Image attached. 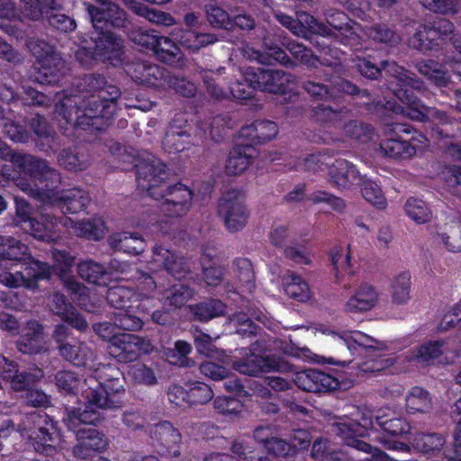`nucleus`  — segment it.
<instances>
[{"label": "nucleus", "instance_id": "nucleus-1", "mask_svg": "<svg viewBox=\"0 0 461 461\" xmlns=\"http://www.w3.org/2000/svg\"><path fill=\"white\" fill-rule=\"evenodd\" d=\"M79 94L66 95L57 105L59 114L75 128L102 131L116 112L120 89L101 75L84 76L77 86Z\"/></svg>", "mask_w": 461, "mask_h": 461}, {"label": "nucleus", "instance_id": "nucleus-2", "mask_svg": "<svg viewBox=\"0 0 461 461\" xmlns=\"http://www.w3.org/2000/svg\"><path fill=\"white\" fill-rule=\"evenodd\" d=\"M385 69L390 75L397 78L400 88L394 90V95L406 105V107L401 105L394 106V113H401L411 120L419 122L430 121L436 123L437 127L432 130L434 136L440 138H453L455 136L454 129L448 131L442 127L456 126L458 130L459 124L457 120L448 116L444 111L425 106L413 94V90L421 91L423 89V82L414 73L393 63H385Z\"/></svg>", "mask_w": 461, "mask_h": 461}, {"label": "nucleus", "instance_id": "nucleus-3", "mask_svg": "<svg viewBox=\"0 0 461 461\" xmlns=\"http://www.w3.org/2000/svg\"><path fill=\"white\" fill-rule=\"evenodd\" d=\"M104 419L100 409L89 408L88 405H86L84 411L76 409L66 411L63 421L69 429L75 431L77 440L72 451L75 456L86 459L107 448L108 439L103 432L94 428H79L80 424L95 425Z\"/></svg>", "mask_w": 461, "mask_h": 461}, {"label": "nucleus", "instance_id": "nucleus-4", "mask_svg": "<svg viewBox=\"0 0 461 461\" xmlns=\"http://www.w3.org/2000/svg\"><path fill=\"white\" fill-rule=\"evenodd\" d=\"M99 381L90 377L85 379L87 387L83 397L89 408L115 410L122 406L119 394L124 392L122 373L114 366L104 365L97 369Z\"/></svg>", "mask_w": 461, "mask_h": 461}, {"label": "nucleus", "instance_id": "nucleus-5", "mask_svg": "<svg viewBox=\"0 0 461 461\" xmlns=\"http://www.w3.org/2000/svg\"><path fill=\"white\" fill-rule=\"evenodd\" d=\"M14 154H20L23 156H29L34 160L38 162H41L43 165L41 167H19L14 163H12L14 167H17L20 171L29 174L30 176L37 178L41 182H46L44 187H39L32 185L25 179H19L16 183V185L20 190L23 193L27 194L29 196L39 200L42 203H46L50 201L51 198L55 195L53 190L59 185L60 183V174L53 167H51L48 162L44 159L36 158L30 154H25L22 152L14 151Z\"/></svg>", "mask_w": 461, "mask_h": 461}, {"label": "nucleus", "instance_id": "nucleus-6", "mask_svg": "<svg viewBox=\"0 0 461 461\" xmlns=\"http://www.w3.org/2000/svg\"><path fill=\"white\" fill-rule=\"evenodd\" d=\"M193 192L183 184L165 185L152 192L156 200H160V211L168 217H182L191 209Z\"/></svg>", "mask_w": 461, "mask_h": 461}, {"label": "nucleus", "instance_id": "nucleus-7", "mask_svg": "<svg viewBox=\"0 0 461 461\" xmlns=\"http://www.w3.org/2000/svg\"><path fill=\"white\" fill-rule=\"evenodd\" d=\"M24 425L37 452L51 455L56 451L55 446L59 442V434L46 414L33 412L26 418Z\"/></svg>", "mask_w": 461, "mask_h": 461}, {"label": "nucleus", "instance_id": "nucleus-8", "mask_svg": "<svg viewBox=\"0 0 461 461\" xmlns=\"http://www.w3.org/2000/svg\"><path fill=\"white\" fill-rule=\"evenodd\" d=\"M217 212L227 230L231 233L241 230L249 217L243 195L237 190H230L222 194L218 203Z\"/></svg>", "mask_w": 461, "mask_h": 461}, {"label": "nucleus", "instance_id": "nucleus-9", "mask_svg": "<svg viewBox=\"0 0 461 461\" xmlns=\"http://www.w3.org/2000/svg\"><path fill=\"white\" fill-rule=\"evenodd\" d=\"M69 330L64 324L55 327L52 338L57 345L59 355L76 366H86L95 358V351L82 341H68Z\"/></svg>", "mask_w": 461, "mask_h": 461}, {"label": "nucleus", "instance_id": "nucleus-10", "mask_svg": "<svg viewBox=\"0 0 461 461\" xmlns=\"http://www.w3.org/2000/svg\"><path fill=\"white\" fill-rule=\"evenodd\" d=\"M13 266L8 268H2L0 273V283L10 288L24 286L29 289H35L39 280L50 277V267L39 260H33L23 267V270L10 271Z\"/></svg>", "mask_w": 461, "mask_h": 461}, {"label": "nucleus", "instance_id": "nucleus-11", "mask_svg": "<svg viewBox=\"0 0 461 461\" xmlns=\"http://www.w3.org/2000/svg\"><path fill=\"white\" fill-rule=\"evenodd\" d=\"M243 77L257 90L271 94L282 93L288 84L294 83V76L280 69L248 68Z\"/></svg>", "mask_w": 461, "mask_h": 461}, {"label": "nucleus", "instance_id": "nucleus-12", "mask_svg": "<svg viewBox=\"0 0 461 461\" xmlns=\"http://www.w3.org/2000/svg\"><path fill=\"white\" fill-rule=\"evenodd\" d=\"M411 127L407 124L393 122L384 126L387 139L380 144L384 156L393 158H409L415 155L416 146L402 139V134H410Z\"/></svg>", "mask_w": 461, "mask_h": 461}, {"label": "nucleus", "instance_id": "nucleus-13", "mask_svg": "<svg viewBox=\"0 0 461 461\" xmlns=\"http://www.w3.org/2000/svg\"><path fill=\"white\" fill-rule=\"evenodd\" d=\"M334 357H330V362L338 365L350 363L353 358L354 351L357 346H364L367 348L382 351L386 348L384 342L375 340L360 332L355 333V338L348 336H333Z\"/></svg>", "mask_w": 461, "mask_h": 461}, {"label": "nucleus", "instance_id": "nucleus-14", "mask_svg": "<svg viewBox=\"0 0 461 461\" xmlns=\"http://www.w3.org/2000/svg\"><path fill=\"white\" fill-rule=\"evenodd\" d=\"M138 188L152 196V192L159 189L167 176L165 164L158 158L148 155L136 166Z\"/></svg>", "mask_w": 461, "mask_h": 461}, {"label": "nucleus", "instance_id": "nucleus-15", "mask_svg": "<svg viewBox=\"0 0 461 461\" xmlns=\"http://www.w3.org/2000/svg\"><path fill=\"white\" fill-rule=\"evenodd\" d=\"M126 74L137 84L165 89L167 70L147 60H134L125 65Z\"/></svg>", "mask_w": 461, "mask_h": 461}, {"label": "nucleus", "instance_id": "nucleus-16", "mask_svg": "<svg viewBox=\"0 0 461 461\" xmlns=\"http://www.w3.org/2000/svg\"><path fill=\"white\" fill-rule=\"evenodd\" d=\"M91 42L96 60L108 61L113 65L122 61L124 53L123 41L114 33L109 31L95 30L91 36Z\"/></svg>", "mask_w": 461, "mask_h": 461}, {"label": "nucleus", "instance_id": "nucleus-17", "mask_svg": "<svg viewBox=\"0 0 461 461\" xmlns=\"http://www.w3.org/2000/svg\"><path fill=\"white\" fill-rule=\"evenodd\" d=\"M332 431L341 438L345 445L354 447L358 451L371 454L370 461H385L386 455L368 443L357 438L362 435L363 428L359 423L348 420L332 424Z\"/></svg>", "mask_w": 461, "mask_h": 461}, {"label": "nucleus", "instance_id": "nucleus-18", "mask_svg": "<svg viewBox=\"0 0 461 461\" xmlns=\"http://www.w3.org/2000/svg\"><path fill=\"white\" fill-rule=\"evenodd\" d=\"M84 6L95 30H103L107 27L121 29L126 24V12L114 2L102 7L85 2Z\"/></svg>", "mask_w": 461, "mask_h": 461}, {"label": "nucleus", "instance_id": "nucleus-19", "mask_svg": "<svg viewBox=\"0 0 461 461\" xmlns=\"http://www.w3.org/2000/svg\"><path fill=\"white\" fill-rule=\"evenodd\" d=\"M149 342L139 336L122 333L118 338H113L108 345L109 354L120 362L135 360L140 352H149Z\"/></svg>", "mask_w": 461, "mask_h": 461}, {"label": "nucleus", "instance_id": "nucleus-20", "mask_svg": "<svg viewBox=\"0 0 461 461\" xmlns=\"http://www.w3.org/2000/svg\"><path fill=\"white\" fill-rule=\"evenodd\" d=\"M364 176L353 163L346 159H337L328 168V182L340 191L355 189L360 185Z\"/></svg>", "mask_w": 461, "mask_h": 461}, {"label": "nucleus", "instance_id": "nucleus-21", "mask_svg": "<svg viewBox=\"0 0 461 461\" xmlns=\"http://www.w3.org/2000/svg\"><path fill=\"white\" fill-rule=\"evenodd\" d=\"M294 384L305 392L321 393L336 389L339 381L318 369H305L294 374Z\"/></svg>", "mask_w": 461, "mask_h": 461}, {"label": "nucleus", "instance_id": "nucleus-22", "mask_svg": "<svg viewBox=\"0 0 461 461\" xmlns=\"http://www.w3.org/2000/svg\"><path fill=\"white\" fill-rule=\"evenodd\" d=\"M232 367L240 374L257 375L261 372L279 370L280 363L272 357H262L245 349L243 356L232 362Z\"/></svg>", "mask_w": 461, "mask_h": 461}, {"label": "nucleus", "instance_id": "nucleus-23", "mask_svg": "<svg viewBox=\"0 0 461 461\" xmlns=\"http://www.w3.org/2000/svg\"><path fill=\"white\" fill-rule=\"evenodd\" d=\"M34 80L40 84L56 83L64 75L65 61L59 52L49 55L34 65Z\"/></svg>", "mask_w": 461, "mask_h": 461}, {"label": "nucleus", "instance_id": "nucleus-24", "mask_svg": "<svg viewBox=\"0 0 461 461\" xmlns=\"http://www.w3.org/2000/svg\"><path fill=\"white\" fill-rule=\"evenodd\" d=\"M17 348L23 354H39L48 351V341L43 326L35 321L27 323L26 332L17 342Z\"/></svg>", "mask_w": 461, "mask_h": 461}, {"label": "nucleus", "instance_id": "nucleus-25", "mask_svg": "<svg viewBox=\"0 0 461 461\" xmlns=\"http://www.w3.org/2000/svg\"><path fill=\"white\" fill-rule=\"evenodd\" d=\"M379 294L375 286L360 285L344 304V310L349 313L370 311L378 303Z\"/></svg>", "mask_w": 461, "mask_h": 461}, {"label": "nucleus", "instance_id": "nucleus-26", "mask_svg": "<svg viewBox=\"0 0 461 461\" xmlns=\"http://www.w3.org/2000/svg\"><path fill=\"white\" fill-rule=\"evenodd\" d=\"M152 434L163 454L174 457L180 456L178 445L181 442V434L170 422L162 421L157 424Z\"/></svg>", "mask_w": 461, "mask_h": 461}, {"label": "nucleus", "instance_id": "nucleus-27", "mask_svg": "<svg viewBox=\"0 0 461 461\" xmlns=\"http://www.w3.org/2000/svg\"><path fill=\"white\" fill-rule=\"evenodd\" d=\"M58 224V218L49 212H41L40 219L31 218L23 221V230L35 239L43 241L55 240V227Z\"/></svg>", "mask_w": 461, "mask_h": 461}, {"label": "nucleus", "instance_id": "nucleus-28", "mask_svg": "<svg viewBox=\"0 0 461 461\" xmlns=\"http://www.w3.org/2000/svg\"><path fill=\"white\" fill-rule=\"evenodd\" d=\"M29 258L28 247L19 240L0 236V268L14 266V262L24 261Z\"/></svg>", "mask_w": 461, "mask_h": 461}, {"label": "nucleus", "instance_id": "nucleus-29", "mask_svg": "<svg viewBox=\"0 0 461 461\" xmlns=\"http://www.w3.org/2000/svg\"><path fill=\"white\" fill-rule=\"evenodd\" d=\"M140 297V294L133 289L122 285L110 287L106 292L108 303L120 312L139 309Z\"/></svg>", "mask_w": 461, "mask_h": 461}, {"label": "nucleus", "instance_id": "nucleus-30", "mask_svg": "<svg viewBox=\"0 0 461 461\" xmlns=\"http://www.w3.org/2000/svg\"><path fill=\"white\" fill-rule=\"evenodd\" d=\"M200 372L206 377L214 381L227 379L224 383V388L229 393L240 394L244 391V386L237 378L230 376V371L222 366L214 362L206 361L200 365Z\"/></svg>", "mask_w": 461, "mask_h": 461}, {"label": "nucleus", "instance_id": "nucleus-31", "mask_svg": "<svg viewBox=\"0 0 461 461\" xmlns=\"http://www.w3.org/2000/svg\"><path fill=\"white\" fill-rule=\"evenodd\" d=\"M153 52L160 61L170 66L178 68L185 66L184 54L180 48L168 37L158 36Z\"/></svg>", "mask_w": 461, "mask_h": 461}, {"label": "nucleus", "instance_id": "nucleus-32", "mask_svg": "<svg viewBox=\"0 0 461 461\" xmlns=\"http://www.w3.org/2000/svg\"><path fill=\"white\" fill-rule=\"evenodd\" d=\"M201 142H203L202 140ZM190 144L199 145L200 141L191 139L186 130L180 129L171 123L162 141L163 149L168 153H178L185 149Z\"/></svg>", "mask_w": 461, "mask_h": 461}, {"label": "nucleus", "instance_id": "nucleus-33", "mask_svg": "<svg viewBox=\"0 0 461 461\" xmlns=\"http://www.w3.org/2000/svg\"><path fill=\"white\" fill-rule=\"evenodd\" d=\"M109 246L118 251L139 255L145 249L146 243L136 233L117 232L108 238Z\"/></svg>", "mask_w": 461, "mask_h": 461}, {"label": "nucleus", "instance_id": "nucleus-34", "mask_svg": "<svg viewBox=\"0 0 461 461\" xmlns=\"http://www.w3.org/2000/svg\"><path fill=\"white\" fill-rule=\"evenodd\" d=\"M255 150L252 146L242 145L235 147L229 154L226 163V172L229 175H240L251 164Z\"/></svg>", "mask_w": 461, "mask_h": 461}, {"label": "nucleus", "instance_id": "nucleus-35", "mask_svg": "<svg viewBox=\"0 0 461 461\" xmlns=\"http://www.w3.org/2000/svg\"><path fill=\"white\" fill-rule=\"evenodd\" d=\"M59 166L69 171L86 170L91 164L90 156L84 149H63L58 157Z\"/></svg>", "mask_w": 461, "mask_h": 461}, {"label": "nucleus", "instance_id": "nucleus-36", "mask_svg": "<svg viewBox=\"0 0 461 461\" xmlns=\"http://www.w3.org/2000/svg\"><path fill=\"white\" fill-rule=\"evenodd\" d=\"M58 200L59 206L64 212L76 213L82 211L89 203L87 194L78 188L62 191Z\"/></svg>", "mask_w": 461, "mask_h": 461}, {"label": "nucleus", "instance_id": "nucleus-37", "mask_svg": "<svg viewBox=\"0 0 461 461\" xmlns=\"http://www.w3.org/2000/svg\"><path fill=\"white\" fill-rule=\"evenodd\" d=\"M405 406L409 413H426L432 409V399L427 390L414 386L406 394Z\"/></svg>", "mask_w": 461, "mask_h": 461}, {"label": "nucleus", "instance_id": "nucleus-38", "mask_svg": "<svg viewBox=\"0 0 461 461\" xmlns=\"http://www.w3.org/2000/svg\"><path fill=\"white\" fill-rule=\"evenodd\" d=\"M330 260L335 270L337 283H342L345 275L353 276L356 274L349 251L344 254L342 248L335 247L330 251Z\"/></svg>", "mask_w": 461, "mask_h": 461}, {"label": "nucleus", "instance_id": "nucleus-39", "mask_svg": "<svg viewBox=\"0 0 461 461\" xmlns=\"http://www.w3.org/2000/svg\"><path fill=\"white\" fill-rule=\"evenodd\" d=\"M193 296V290L183 284H176L162 293L161 301L169 309H178L185 305Z\"/></svg>", "mask_w": 461, "mask_h": 461}, {"label": "nucleus", "instance_id": "nucleus-40", "mask_svg": "<svg viewBox=\"0 0 461 461\" xmlns=\"http://www.w3.org/2000/svg\"><path fill=\"white\" fill-rule=\"evenodd\" d=\"M349 111L346 107L333 109L330 105L318 104L312 110V117L323 123L340 127L342 122L348 118Z\"/></svg>", "mask_w": 461, "mask_h": 461}, {"label": "nucleus", "instance_id": "nucleus-41", "mask_svg": "<svg viewBox=\"0 0 461 461\" xmlns=\"http://www.w3.org/2000/svg\"><path fill=\"white\" fill-rule=\"evenodd\" d=\"M73 227L77 236L93 240L103 239L106 230L101 217L84 219L76 222Z\"/></svg>", "mask_w": 461, "mask_h": 461}, {"label": "nucleus", "instance_id": "nucleus-42", "mask_svg": "<svg viewBox=\"0 0 461 461\" xmlns=\"http://www.w3.org/2000/svg\"><path fill=\"white\" fill-rule=\"evenodd\" d=\"M415 68L422 76L438 86H446L449 80V76L443 66L433 59H422L416 63Z\"/></svg>", "mask_w": 461, "mask_h": 461}, {"label": "nucleus", "instance_id": "nucleus-43", "mask_svg": "<svg viewBox=\"0 0 461 461\" xmlns=\"http://www.w3.org/2000/svg\"><path fill=\"white\" fill-rule=\"evenodd\" d=\"M284 285L285 294L293 299L305 302L311 297L308 284L294 274H288L284 277Z\"/></svg>", "mask_w": 461, "mask_h": 461}, {"label": "nucleus", "instance_id": "nucleus-44", "mask_svg": "<svg viewBox=\"0 0 461 461\" xmlns=\"http://www.w3.org/2000/svg\"><path fill=\"white\" fill-rule=\"evenodd\" d=\"M297 36L304 37L306 30H313L316 33L323 35H331V30L323 23H318L317 20L304 11L296 12Z\"/></svg>", "mask_w": 461, "mask_h": 461}, {"label": "nucleus", "instance_id": "nucleus-45", "mask_svg": "<svg viewBox=\"0 0 461 461\" xmlns=\"http://www.w3.org/2000/svg\"><path fill=\"white\" fill-rule=\"evenodd\" d=\"M411 298V274L402 272L392 282V299L396 304H404Z\"/></svg>", "mask_w": 461, "mask_h": 461}, {"label": "nucleus", "instance_id": "nucleus-46", "mask_svg": "<svg viewBox=\"0 0 461 461\" xmlns=\"http://www.w3.org/2000/svg\"><path fill=\"white\" fill-rule=\"evenodd\" d=\"M199 73L205 90L211 97L217 100L226 97L225 91L217 84L215 78V77H220L225 73V68L220 67L216 70L202 68Z\"/></svg>", "mask_w": 461, "mask_h": 461}, {"label": "nucleus", "instance_id": "nucleus-47", "mask_svg": "<svg viewBox=\"0 0 461 461\" xmlns=\"http://www.w3.org/2000/svg\"><path fill=\"white\" fill-rule=\"evenodd\" d=\"M437 40L436 31L433 30L431 25L426 24L418 29L410 42L413 48L420 51H426L438 46Z\"/></svg>", "mask_w": 461, "mask_h": 461}, {"label": "nucleus", "instance_id": "nucleus-48", "mask_svg": "<svg viewBox=\"0 0 461 461\" xmlns=\"http://www.w3.org/2000/svg\"><path fill=\"white\" fill-rule=\"evenodd\" d=\"M263 46L265 48V54L269 56L270 65L279 63L289 68L296 67V63L293 61L285 51L274 43L271 35L267 34L263 38Z\"/></svg>", "mask_w": 461, "mask_h": 461}, {"label": "nucleus", "instance_id": "nucleus-49", "mask_svg": "<svg viewBox=\"0 0 461 461\" xmlns=\"http://www.w3.org/2000/svg\"><path fill=\"white\" fill-rule=\"evenodd\" d=\"M445 442V438L438 433H417L412 445L422 453H429L440 450Z\"/></svg>", "mask_w": 461, "mask_h": 461}, {"label": "nucleus", "instance_id": "nucleus-50", "mask_svg": "<svg viewBox=\"0 0 461 461\" xmlns=\"http://www.w3.org/2000/svg\"><path fill=\"white\" fill-rule=\"evenodd\" d=\"M361 194L363 197L373 205L378 208H384L386 206V199L384 196L381 187L371 179L364 176L361 180Z\"/></svg>", "mask_w": 461, "mask_h": 461}, {"label": "nucleus", "instance_id": "nucleus-51", "mask_svg": "<svg viewBox=\"0 0 461 461\" xmlns=\"http://www.w3.org/2000/svg\"><path fill=\"white\" fill-rule=\"evenodd\" d=\"M77 273L82 279L88 283L100 284L107 271L103 265L93 260H86L77 265Z\"/></svg>", "mask_w": 461, "mask_h": 461}, {"label": "nucleus", "instance_id": "nucleus-52", "mask_svg": "<svg viewBox=\"0 0 461 461\" xmlns=\"http://www.w3.org/2000/svg\"><path fill=\"white\" fill-rule=\"evenodd\" d=\"M55 381L58 388L67 393H75L80 388L83 394V390L87 387L84 381H81L75 373L70 371L58 372Z\"/></svg>", "mask_w": 461, "mask_h": 461}, {"label": "nucleus", "instance_id": "nucleus-53", "mask_svg": "<svg viewBox=\"0 0 461 461\" xmlns=\"http://www.w3.org/2000/svg\"><path fill=\"white\" fill-rule=\"evenodd\" d=\"M284 46L300 63L308 67H316L318 59L313 55L311 49L294 40L284 42Z\"/></svg>", "mask_w": 461, "mask_h": 461}, {"label": "nucleus", "instance_id": "nucleus-54", "mask_svg": "<svg viewBox=\"0 0 461 461\" xmlns=\"http://www.w3.org/2000/svg\"><path fill=\"white\" fill-rule=\"evenodd\" d=\"M236 278L249 292L254 288L255 274L251 262L248 258H238L234 261Z\"/></svg>", "mask_w": 461, "mask_h": 461}, {"label": "nucleus", "instance_id": "nucleus-55", "mask_svg": "<svg viewBox=\"0 0 461 461\" xmlns=\"http://www.w3.org/2000/svg\"><path fill=\"white\" fill-rule=\"evenodd\" d=\"M301 87L316 101H330L336 97L333 95L331 84L328 86L315 80H305L302 83Z\"/></svg>", "mask_w": 461, "mask_h": 461}, {"label": "nucleus", "instance_id": "nucleus-56", "mask_svg": "<svg viewBox=\"0 0 461 461\" xmlns=\"http://www.w3.org/2000/svg\"><path fill=\"white\" fill-rule=\"evenodd\" d=\"M366 33L371 40L388 45H396L400 42V37L384 24H374L366 28Z\"/></svg>", "mask_w": 461, "mask_h": 461}, {"label": "nucleus", "instance_id": "nucleus-57", "mask_svg": "<svg viewBox=\"0 0 461 461\" xmlns=\"http://www.w3.org/2000/svg\"><path fill=\"white\" fill-rule=\"evenodd\" d=\"M405 212L407 215L416 223L422 224L429 221L432 213L425 202L418 199H409L405 203Z\"/></svg>", "mask_w": 461, "mask_h": 461}, {"label": "nucleus", "instance_id": "nucleus-58", "mask_svg": "<svg viewBox=\"0 0 461 461\" xmlns=\"http://www.w3.org/2000/svg\"><path fill=\"white\" fill-rule=\"evenodd\" d=\"M218 41V38L212 33H197L187 32L181 38V43L187 49L195 51Z\"/></svg>", "mask_w": 461, "mask_h": 461}, {"label": "nucleus", "instance_id": "nucleus-59", "mask_svg": "<svg viewBox=\"0 0 461 461\" xmlns=\"http://www.w3.org/2000/svg\"><path fill=\"white\" fill-rule=\"evenodd\" d=\"M165 88H171L177 94L187 98L194 96L197 90L194 83L185 77L172 75L170 72H167Z\"/></svg>", "mask_w": 461, "mask_h": 461}, {"label": "nucleus", "instance_id": "nucleus-60", "mask_svg": "<svg viewBox=\"0 0 461 461\" xmlns=\"http://www.w3.org/2000/svg\"><path fill=\"white\" fill-rule=\"evenodd\" d=\"M113 320L119 329L130 331H138L144 324L142 319L136 315L133 310L115 312Z\"/></svg>", "mask_w": 461, "mask_h": 461}, {"label": "nucleus", "instance_id": "nucleus-61", "mask_svg": "<svg viewBox=\"0 0 461 461\" xmlns=\"http://www.w3.org/2000/svg\"><path fill=\"white\" fill-rule=\"evenodd\" d=\"M225 305L219 300L203 302L194 307V313L200 321H208L223 314Z\"/></svg>", "mask_w": 461, "mask_h": 461}, {"label": "nucleus", "instance_id": "nucleus-62", "mask_svg": "<svg viewBox=\"0 0 461 461\" xmlns=\"http://www.w3.org/2000/svg\"><path fill=\"white\" fill-rule=\"evenodd\" d=\"M212 397L213 391L208 384L199 381L190 383L188 390L189 404H204L211 401Z\"/></svg>", "mask_w": 461, "mask_h": 461}, {"label": "nucleus", "instance_id": "nucleus-63", "mask_svg": "<svg viewBox=\"0 0 461 461\" xmlns=\"http://www.w3.org/2000/svg\"><path fill=\"white\" fill-rule=\"evenodd\" d=\"M129 375L138 384L153 385L157 384V377L154 370L140 362H136L130 366Z\"/></svg>", "mask_w": 461, "mask_h": 461}, {"label": "nucleus", "instance_id": "nucleus-64", "mask_svg": "<svg viewBox=\"0 0 461 461\" xmlns=\"http://www.w3.org/2000/svg\"><path fill=\"white\" fill-rule=\"evenodd\" d=\"M128 36L135 45L153 51L159 35L155 34L153 31L133 28L129 32Z\"/></svg>", "mask_w": 461, "mask_h": 461}]
</instances>
